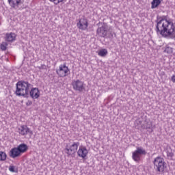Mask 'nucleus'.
<instances>
[{"label":"nucleus","mask_w":175,"mask_h":175,"mask_svg":"<svg viewBox=\"0 0 175 175\" xmlns=\"http://www.w3.org/2000/svg\"><path fill=\"white\" fill-rule=\"evenodd\" d=\"M165 53H167V54H172L173 53V48L170 46H166L165 49L164 50Z\"/></svg>","instance_id":"nucleus-22"},{"label":"nucleus","mask_w":175,"mask_h":175,"mask_svg":"<svg viewBox=\"0 0 175 175\" xmlns=\"http://www.w3.org/2000/svg\"><path fill=\"white\" fill-rule=\"evenodd\" d=\"M146 129L148 130L149 133H152V132H154V129H152V123H151V122H148L146 123Z\"/></svg>","instance_id":"nucleus-17"},{"label":"nucleus","mask_w":175,"mask_h":175,"mask_svg":"<svg viewBox=\"0 0 175 175\" xmlns=\"http://www.w3.org/2000/svg\"><path fill=\"white\" fill-rule=\"evenodd\" d=\"M56 73L59 77H66V76L70 75V70L66 66V64H64L59 66V68L56 70Z\"/></svg>","instance_id":"nucleus-6"},{"label":"nucleus","mask_w":175,"mask_h":175,"mask_svg":"<svg viewBox=\"0 0 175 175\" xmlns=\"http://www.w3.org/2000/svg\"><path fill=\"white\" fill-rule=\"evenodd\" d=\"M78 157L83 158V159H85V157L88 155V150L85 146H80L79 149L77 151Z\"/></svg>","instance_id":"nucleus-11"},{"label":"nucleus","mask_w":175,"mask_h":175,"mask_svg":"<svg viewBox=\"0 0 175 175\" xmlns=\"http://www.w3.org/2000/svg\"><path fill=\"white\" fill-rule=\"evenodd\" d=\"M44 68H46V65L42 64L41 66L38 67V69L42 70L44 69Z\"/></svg>","instance_id":"nucleus-26"},{"label":"nucleus","mask_w":175,"mask_h":175,"mask_svg":"<svg viewBox=\"0 0 175 175\" xmlns=\"http://www.w3.org/2000/svg\"><path fill=\"white\" fill-rule=\"evenodd\" d=\"M172 81H173V83H175V75H173L172 77Z\"/></svg>","instance_id":"nucleus-27"},{"label":"nucleus","mask_w":175,"mask_h":175,"mask_svg":"<svg viewBox=\"0 0 175 175\" xmlns=\"http://www.w3.org/2000/svg\"><path fill=\"white\" fill-rule=\"evenodd\" d=\"M162 1L163 0H152L151 2V9H157V8L160 5Z\"/></svg>","instance_id":"nucleus-16"},{"label":"nucleus","mask_w":175,"mask_h":175,"mask_svg":"<svg viewBox=\"0 0 175 175\" xmlns=\"http://www.w3.org/2000/svg\"><path fill=\"white\" fill-rule=\"evenodd\" d=\"M31 105H32V101L29 100L26 103L27 106H31Z\"/></svg>","instance_id":"nucleus-25"},{"label":"nucleus","mask_w":175,"mask_h":175,"mask_svg":"<svg viewBox=\"0 0 175 175\" xmlns=\"http://www.w3.org/2000/svg\"><path fill=\"white\" fill-rule=\"evenodd\" d=\"M147 122V120H146V119L145 120V122Z\"/></svg>","instance_id":"nucleus-28"},{"label":"nucleus","mask_w":175,"mask_h":175,"mask_svg":"<svg viewBox=\"0 0 175 175\" xmlns=\"http://www.w3.org/2000/svg\"><path fill=\"white\" fill-rule=\"evenodd\" d=\"M10 157H11V158H17L18 157H21V153L17 147H14L11 149L10 151Z\"/></svg>","instance_id":"nucleus-12"},{"label":"nucleus","mask_w":175,"mask_h":175,"mask_svg":"<svg viewBox=\"0 0 175 175\" xmlns=\"http://www.w3.org/2000/svg\"><path fill=\"white\" fill-rule=\"evenodd\" d=\"M0 49L1 50H2V51H6L7 49H8V42H2L0 44Z\"/></svg>","instance_id":"nucleus-20"},{"label":"nucleus","mask_w":175,"mask_h":175,"mask_svg":"<svg viewBox=\"0 0 175 175\" xmlns=\"http://www.w3.org/2000/svg\"><path fill=\"white\" fill-rule=\"evenodd\" d=\"M8 158V154L3 151H0V161H3Z\"/></svg>","instance_id":"nucleus-19"},{"label":"nucleus","mask_w":175,"mask_h":175,"mask_svg":"<svg viewBox=\"0 0 175 175\" xmlns=\"http://www.w3.org/2000/svg\"><path fill=\"white\" fill-rule=\"evenodd\" d=\"M80 146V142H74L70 148L66 145V148L64 149L66 151V154H67L68 156L75 155L76 152H77V148H79V146Z\"/></svg>","instance_id":"nucleus-7"},{"label":"nucleus","mask_w":175,"mask_h":175,"mask_svg":"<svg viewBox=\"0 0 175 175\" xmlns=\"http://www.w3.org/2000/svg\"><path fill=\"white\" fill-rule=\"evenodd\" d=\"M146 154L147 152L142 147H137L136 150L132 153V158L135 162L139 163L142 161V157Z\"/></svg>","instance_id":"nucleus-5"},{"label":"nucleus","mask_w":175,"mask_h":175,"mask_svg":"<svg viewBox=\"0 0 175 175\" xmlns=\"http://www.w3.org/2000/svg\"><path fill=\"white\" fill-rule=\"evenodd\" d=\"M18 132L19 135H21V136H25L27 135H29L30 136H32L33 135V132L28 127L27 125H22L18 129Z\"/></svg>","instance_id":"nucleus-8"},{"label":"nucleus","mask_w":175,"mask_h":175,"mask_svg":"<svg viewBox=\"0 0 175 175\" xmlns=\"http://www.w3.org/2000/svg\"><path fill=\"white\" fill-rule=\"evenodd\" d=\"M9 170L12 173H18V170L16 169V166L14 165H10L9 167Z\"/></svg>","instance_id":"nucleus-21"},{"label":"nucleus","mask_w":175,"mask_h":175,"mask_svg":"<svg viewBox=\"0 0 175 175\" xmlns=\"http://www.w3.org/2000/svg\"><path fill=\"white\" fill-rule=\"evenodd\" d=\"M8 3L12 9H17L21 5V0H8Z\"/></svg>","instance_id":"nucleus-13"},{"label":"nucleus","mask_w":175,"mask_h":175,"mask_svg":"<svg viewBox=\"0 0 175 175\" xmlns=\"http://www.w3.org/2000/svg\"><path fill=\"white\" fill-rule=\"evenodd\" d=\"M88 19L85 18V17L79 18L78 23H77V27L81 31H85L88 28Z\"/></svg>","instance_id":"nucleus-9"},{"label":"nucleus","mask_w":175,"mask_h":175,"mask_svg":"<svg viewBox=\"0 0 175 175\" xmlns=\"http://www.w3.org/2000/svg\"><path fill=\"white\" fill-rule=\"evenodd\" d=\"M167 157H170V158H173L174 157V153L172 150L170 151H167Z\"/></svg>","instance_id":"nucleus-23"},{"label":"nucleus","mask_w":175,"mask_h":175,"mask_svg":"<svg viewBox=\"0 0 175 175\" xmlns=\"http://www.w3.org/2000/svg\"><path fill=\"white\" fill-rule=\"evenodd\" d=\"M16 33H7L5 35V41L6 42H14L16 40Z\"/></svg>","instance_id":"nucleus-14"},{"label":"nucleus","mask_w":175,"mask_h":175,"mask_svg":"<svg viewBox=\"0 0 175 175\" xmlns=\"http://www.w3.org/2000/svg\"><path fill=\"white\" fill-rule=\"evenodd\" d=\"M15 94L16 96H23V98H29L32 99H38L40 96V90L38 88H33L29 91V87H32V84L24 80L18 81L16 84Z\"/></svg>","instance_id":"nucleus-2"},{"label":"nucleus","mask_w":175,"mask_h":175,"mask_svg":"<svg viewBox=\"0 0 175 175\" xmlns=\"http://www.w3.org/2000/svg\"><path fill=\"white\" fill-rule=\"evenodd\" d=\"M16 148H18L21 154H24V152H27V151H28V146L25 144H21L16 147Z\"/></svg>","instance_id":"nucleus-15"},{"label":"nucleus","mask_w":175,"mask_h":175,"mask_svg":"<svg viewBox=\"0 0 175 175\" xmlns=\"http://www.w3.org/2000/svg\"><path fill=\"white\" fill-rule=\"evenodd\" d=\"M98 29L96 30V35L99 38H104V39H113L116 33L109 28L107 23H100L96 24Z\"/></svg>","instance_id":"nucleus-3"},{"label":"nucleus","mask_w":175,"mask_h":175,"mask_svg":"<svg viewBox=\"0 0 175 175\" xmlns=\"http://www.w3.org/2000/svg\"><path fill=\"white\" fill-rule=\"evenodd\" d=\"M72 85L73 89L75 91H79V92H83L84 90V82L77 79V81H74L72 83Z\"/></svg>","instance_id":"nucleus-10"},{"label":"nucleus","mask_w":175,"mask_h":175,"mask_svg":"<svg viewBox=\"0 0 175 175\" xmlns=\"http://www.w3.org/2000/svg\"><path fill=\"white\" fill-rule=\"evenodd\" d=\"M154 169L156 172L159 173H165V168L166 167V163L165 159L161 157H156L153 161Z\"/></svg>","instance_id":"nucleus-4"},{"label":"nucleus","mask_w":175,"mask_h":175,"mask_svg":"<svg viewBox=\"0 0 175 175\" xmlns=\"http://www.w3.org/2000/svg\"><path fill=\"white\" fill-rule=\"evenodd\" d=\"M50 2H53L55 5H58V3H61V2H63L64 0H49Z\"/></svg>","instance_id":"nucleus-24"},{"label":"nucleus","mask_w":175,"mask_h":175,"mask_svg":"<svg viewBox=\"0 0 175 175\" xmlns=\"http://www.w3.org/2000/svg\"><path fill=\"white\" fill-rule=\"evenodd\" d=\"M107 54H108V52H107V49H103L98 52V55L100 57H106Z\"/></svg>","instance_id":"nucleus-18"},{"label":"nucleus","mask_w":175,"mask_h":175,"mask_svg":"<svg viewBox=\"0 0 175 175\" xmlns=\"http://www.w3.org/2000/svg\"><path fill=\"white\" fill-rule=\"evenodd\" d=\"M155 23L157 34L165 39H174L175 40V25L173 19L167 18V16L157 15Z\"/></svg>","instance_id":"nucleus-1"}]
</instances>
